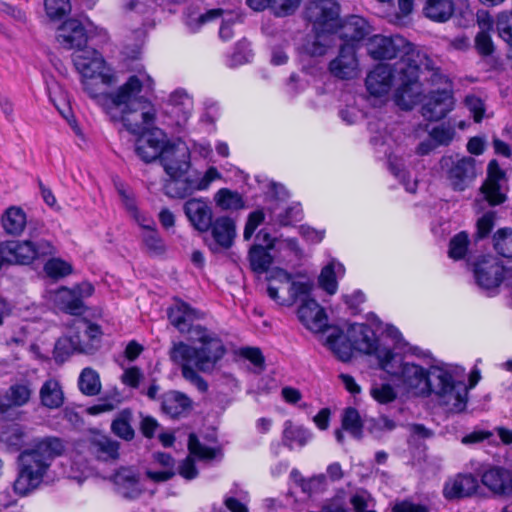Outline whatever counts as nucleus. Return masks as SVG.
Instances as JSON below:
<instances>
[{
  "mask_svg": "<svg viewBox=\"0 0 512 512\" xmlns=\"http://www.w3.org/2000/svg\"><path fill=\"white\" fill-rule=\"evenodd\" d=\"M368 55L374 60H388L400 57L393 67L402 81L396 99L404 110H410L422 101L421 84L418 81V70L427 55L417 49L405 38L395 36L374 35L366 43Z\"/></svg>",
  "mask_w": 512,
  "mask_h": 512,
  "instance_id": "1",
  "label": "nucleus"
},
{
  "mask_svg": "<svg viewBox=\"0 0 512 512\" xmlns=\"http://www.w3.org/2000/svg\"><path fill=\"white\" fill-rule=\"evenodd\" d=\"M193 341L200 344L192 347L185 342L173 343L169 356L172 362L181 366L182 376L201 392L208 389L207 382L196 371L211 372L226 350L216 333L206 328L193 330Z\"/></svg>",
  "mask_w": 512,
  "mask_h": 512,
  "instance_id": "2",
  "label": "nucleus"
},
{
  "mask_svg": "<svg viewBox=\"0 0 512 512\" xmlns=\"http://www.w3.org/2000/svg\"><path fill=\"white\" fill-rule=\"evenodd\" d=\"M117 82L116 75L108 68L93 76L82 79L83 90L93 99L109 116L116 118L114 110L122 105H128L132 97L138 95L143 89L153 91L155 82L146 72L139 70L132 75L116 91L108 93L107 89Z\"/></svg>",
  "mask_w": 512,
  "mask_h": 512,
  "instance_id": "3",
  "label": "nucleus"
},
{
  "mask_svg": "<svg viewBox=\"0 0 512 512\" xmlns=\"http://www.w3.org/2000/svg\"><path fill=\"white\" fill-rule=\"evenodd\" d=\"M64 451V444L57 437H45L35 442L32 449L18 457L19 472L14 481L15 493L25 496L42 482L52 460Z\"/></svg>",
  "mask_w": 512,
  "mask_h": 512,
  "instance_id": "4",
  "label": "nucleus"
},
{
  "mask_svg": "<svg viewBox=\"0 0 512 512\" xmlns=\"http://www.w3.org/2000/svg\"><path fill=\"white\" fill-rule=\"evenodd\" d=\"M267 294L280 306L292 307L311 296L313 281L300 273H289L282 268L271 270L266 278Z\"/></svg>",
  "mask_w": 512,
  "mask_h": 512,
  "instance_id": "5",
  "label": "nucleus"
},
{
  "mask_svg": "<svg viewBox=\"0 0 512 512\" xmlns=\"http://www.w3.org/2000/svg\"><path fill=\"white\" fill-rule=\"evenodd\" d=\"M383 369L389 375L397 378L403 389L414 396H428L435 383L432 379V369L426 370L422 366L407 362L398 354H385L381 356Z\"/></svg>",
  "mask_w": 512,
  "mask_h": 512,
  "instance_id": "6",
  "label": "nucleus"
},
{
  "mask_svg": "<svg viewBox=\"0 0 512 512\" xmlns=\"http://www.w3.org/2000/svg\"><path fill=\"white\" fill-rule=\"evenodd\" d=\"M101 334L100 326L97 324L84 318L76 319L67 334L57 340L55 357L64 360L75 352L92 353L100 342Z\"/></svg>",
  "mask_w": 512,
  "mask_h": 512,
  "instance_id": "7",
  "label": "nucleus"
},
{
  "mask_svg": "<svg viewBox=\"0 0 512 512\" xmlns=\"http://www.w3.org/2000/svg\"><path fill=\"white\" fill-rule=\"evenodd\" d=\"M435 383L431 390L447 411L459 413L465 410L468 401V387L463 380L457 379L454 371L446 366H435L432 369Z\"/></svg>",
  "mask_w": 512,
  "mask_h": 512,
  "instance_id": "8",
  "label": "nucleus"
},
{
  "mask_svg": "<svg viewBox=\"0 0 512 512\" xmlns=\"http://www.w3.org/2000/svg\"><path fill=\"white\" fill-rule=\"evenodd\" d=\"M116 118H111L113 121H121L132 134L141 135L149 130L156 120V109L154 105L143 98H137V95L132 97L129 104L122 105L117 110H114Z\"/></svg>",
  "mask_w": 512,
  "mask_h": 512,
  "instance_id": "9",
  "label": "nucleus"
},
{
  "mask_svg": "<svg viewBox=\"0 0 512 512\" xmlns=\"http://www.w3.org/2000/svg\"><path fill=\"white\" fill-rule=\"evenodd\" d=\"M55 248L46 239L6 241L0 244V257L10 264H29L35 259L53 255Z\"/></svg>",
  "mask_w": 512,
  "mask_h": 512,
  "instance_id": "10",
  "label": "nucleus"
},
{
  "mask_svg": "<svg viewBox=\"0 0 512 512\" xmlns=\"http://www.w3.org/2000/svg\"><path fill=\"white\" fill-rule=\"evenodd\" d=\"M222 179V174L214 166H210L205 172L195 171L185 179L166 181L164 192L171 198H184L196 191H206L211 184Z\"/></svg>",
  "mask_w": 512,
  "mask_h": 512,
  "instance_id": "11",
  "label": "nucleus"
},
{
  "mask_svg": "<svg viewBox=\"0 0 512 512\" xmlns=\"http://www.w3.org/2000/svg\"><path fill=\"white\" fill-rule=\"evenodd\" d=\"M160 162L170 177L168 181L181 180L191 167L189 148L181 141L167 144L161 151Z\"/></svg>",
  "mask_w": 512,
  "mask_h": 512,
  "instance_id": "12",
  "label": "nucleus"
},
{
  "mask_svg": "<svg viewBox=\"0 0 512 512\" xmlns=\"http://www.w3.org/2000/svg\"><path fill=\"white\" fill-rule=\"evenodd\" d=\"M340 8L334 0H318L312 2L306 10L308 20L315 31H326L334 34L340 20Z\"/></svg>",
  "mask_w": 512,
  "mask_h": 512,
  "instance_id": "13",
  "label": "nucleus"
},
{
  "mask_svg": "<svg viewBox=\"0 0 512 512\" xmlns=\"http://www.w3.org/2000/svg\"><path fill=\"white\" fill-rule=\"evenodd\" d=\"M402 81L399 79V74L395 71V67L388 64H379L371 70L365 79V85L367 91L375 96L381 97L389 93L392 86H396L395 94L398 92V88L401 86ZM396 98V95H394ZM396 104L401 107L397 99Z\"/></svg>",
  "mask_w": 512,
  "mask_h": 512,
  "instance_id": "14",
  "label": "nucleus"
},
{
  "mask_svg": "<svg viewBox=\"0 0 512 512\" xmlns=\"http://www.w3.org/2000/svg\"><path fill=\"white\" fill-rule=\"evenodd\" d=\"M440 165L442 169H447V179L454 190L463 191L476 177V161L472 157H463L457 161L443 157Z\"/></svg>",
  "mask_w": 512,
  "mask_h": 512,
  "instance_id": "15",
  "label": "nucleus"
},
{
  "mask_svg": "<svg viewBox=\"0 0 512 512\" xmlns=\"http://www.w3.org/2000/svg\"><path fill=\"white\" fill-rule=\"evenodd\" d=\"M349 339L353 342L354 349L368 354L374 355L378 359L379 365L383 367L382 355L393 354L386 348H381L375 332L367 324L354 323L348 328Z\"/></svg>",
  "mask_w": 512,
  "mask_h": 512,
  "instance_id": "16",
  "label": "nucleus"
},
{
  "mask_svg": "<svg viewBox=\"0 0 512 512\" xmlns=\"http://www.w3.org/2000/svg\"><path fill=\"white\" fill-rule=\"evenodd\" d=\"M481 483L495 496H512V469L484 464L478 470Z\"/></svg>",
  "mask_w": 512,
  "mask_h": 512,
  "instance_id": "17",
  "label": "nucleus"
},
{
  "mask_svg": "<svg viewBox=\"0 0 512 512\" xmlns=\"http://www.w3.org/2000/svg\"><path fill=\"white\" fill-rule=\"evenodd\" d=\"M474 277L482 289L497 288L504 279V266L494 256H483L474 264Z\"/></svg>",
  "mask_w": 512,
  "mask_h": 512,
  "instance_id": "18",
  "label": "nucleus"
},
{
  "mask_svg": "<svg viewBox=\"0 0 512 512\" xmlns=\"http://www.w3.org/2000/svg\"><path fill=\"white\" fill-rule=\"evenodd\" d=\"M328 70L332 76L341 80L354 79L359 75V60L353 44H344L338 55L330 61Z\"/></svg>",
  "mask_w": 512,
  "mask_h": 512,
  "instance_id": "19",
  "label": "nucleus"
},
{
  "mask_svg": "<svg viewBox=\"0 0 512 512\" xmlns=\"http://www.w3.org/2000/svg\"><path fill=\"white\" fill-rule=\"evenodd\" d=\"M506 175L499 167L497 160L493 159L487 167V178L481 191L490 205H498L505 201Z\"/></svg>",
  "mask_w": 512,
  "mask_h": 512,
  "instance_id": "20",
  "label": "nucleus"
},
{
  "mask_svg": "<svg viewBox=\"0 0 512 512\" xmlns=\"http://www.w3.org/2000/svg\"><path fill=\"white\" fill-rule=\"evenodd\" d=\"M56 40L64 49L78 51L86 47L88 35L82 22L71 18L57 28Z\"/></svg>",
  "mask_w": 512,
  "mask_h": 512,
  "instance_id": "21",
  "label": "nucleus"
},
{
  "mask_svg": "<svg viewBox=\"0 0 512 512\" xmlns=\"http://www.w3.org/2000/svg\"><path fill=\"white\" fill-rule=\"evenodd\" d=\"M454 107V99L450 90H432L425 98L421 113L429 121L444 118Z\"/></svg>",
  "mask_w": 512,
  "mask_h": 512,
  "instance_id": "22",
  "label": "nucleus"
},
{
  "mask_svg": "<svg viewBox=\"0 0 512 512\" xmlns=\"http://www.w3.org/2000/svg\"><path fill=\"white\" fill-rule=\"evenodd\" d=\"M183 211L191 224L198 232H208L212 226L213 210L204 198H191L183 205Z\"/></svg>",
  "mask_w": 512,
  "mask_h": 512,
  "instance_id": "23",
  "label": "nucleus"
},
{
  "mask_svg": "<svg viewBox=\"0 0 512 512\" xmlns=\"http://www.w3.org/2000/svg\"><path fill=\"white\" fill-rule=\"evenodd\" d=\"M213 242L208 244L212 252L219 249H230L237 235L236 223L229 216H219L212 220V226L209 229Z\"/></svg>",
  "mask_w": 512,
  "mask_h": 512,
  "instance_id": "24",
  "label": "nucleus"
},
{
  "mask_svg": "<svg viewBox=\"0 0 512 512\" xmlns=\"http://www.w3.org/2000/svg\"><path fill=\"white\" fill-rule=\"evenodd\" d=\"M297 316L308 330L315 333L324 331L328 325L325 310L310 296L301 301Z\"/></svg>",
  "mask_w": 512,
  "mask_h": 512,
  "instance_id": "25",
  "label": "nucleus"
},
{
  "mask_svg": "<svg viewBox=\"0 0 512 512\" xmlns=\"http://www.w3.org/2000/svg\"><path fill=\"white\" fill-rule=\"evenodd\" d=\"M72 60L76 70L81 74L82 79L93 76L96 73L104 71L109 67L106 65L101 54L87 46L81 50L75 51Z\"/></svg>",
  "mask_w": 512,
  "mask_h": 512,
  "instance_id": "26",
  "label": "nucleus"
},
{
  "mask_svg": "<svg viewBox=\"0 0 512 512\" xmlns=\"http://www.w3.org/2000/svg\"><path fill=\"white\" fill-rule=\"evenodd\" d=\"M199 318L197 310L193 309L187 303L176 300L168 310V319L170 323L181 333H189L193 341V330L195 328H204L201 325H192V322Z\"/></svg>",
  "mask_w": 512,
  "mask_h": 512,
  "instance_id": "27",
  "label": "nucleus"
},
{
  "mask_svg": "<svg viewBox=\"0 0 512 512\" xmlns=\"http://www.w3.org/2000/svg\"><path fill=\"white\" fill-rule=\"evenodd\" d=\"M193 100L183 89L172 92L166 104L165 113L173 119L177 126H183L191 116Z\"/></svg>",
  "mask_w": 512,
  "mask_h": 512,
  "instance_id": "28",
  "label": "nucleus"
},
{
  "mask_svg": "<svg viewBox=\"0 0 512 512\" xmlns=\"http://www.w3.org/2000/svg\"><path fill=\"white\" fill-rule=\"evenodd\" d=\"M117 492L127 499L138 498L143 488L139 482V474L132 468L121 467L112 476Z\"/></svg>",
  "mask_w": 512,
  "mask_h": 512,
  "instance_id": "29",
  "label": "nucleus"
},
{
  "mask_svg": "<svg viewBox=\"0 0 512 512\" xmlns=\"http://www.w3.org/2000/svg\"><path fill=\"white\" fill-rule=\"evenodd\" d=\"M479 488L478 479L472 474H458L449 479L443 488V495L448 500L470 497Z\"/></svg>",
  "mask_w": 512,
  "mask_h": 512,
  "instance_id": "30",
  "label": "nucleus"
},
{
  "mask_svg": "<svg viewBox=\"0 0 512 512\" xmlns=\"http://www.w3.org/2000/svg\"><path fill=\"white\" fill-rule=\"evenodd\" d=\"M369 29L370 26L364 18L352 15L344 21L339 20L334 37L337 35L341 40L356 42L364 39Z\"/></svg>",
  "mask_w": 512,
  "mask_h": 512,
  "instance_id": "31",
  "label": "nucleus"
},
{
  "mask_svg": "<svg viewBox=\"0 0 512 512\" xmlns=\"http://www.w3.org/2000/svg\"><path fill=\"white\" fill-rule=\"evenodd\" d=\"M335 44L334 34L326 31H315L308 34L301 46L304 54L310 57L324 56Z\"/></svg>",
  "mask_w": 512,
  "mask_h": 512,
  "instance_id": "32",
  "label": "nucleus"
},
{
  "mask_svg": "<svg viewBox=\"0 0 512 512\" xmlns=\"http://www.w3.org/2000/svg\"><path fill=\"white\" fill-rule=\"evenodd\" d=\"M89 453L100 461H113L119 457V443L104 435L92 437L88 443Z\"/></svg>",
  "mask_w": 512,
  "mask_h": 512,
  "instance_id": "33",
  "label": "nucleus"
},
{
  "mask_svg": "<svg viewBox=\"0 0 512 512\" xmlns=\"http://www.w3.org/2000/svg\"><path fill=\"white\" fill-rule=\"evenodd\" d=\"M41 405L48 409H58L64 403V392L60 382L55 378L47 379L39 390Z\"/></svg>",
  "mask_w": 512,
  "mask_h": 512,
  "instance_id": "34",
  "label": "nucleus"
},
{
  "mask_svg": "<svg viewBox=\"0 0 512 512\" xmlns=\"http://www.w3.org/2000/svg\"><path fill=\"white\" fill-rule=\"evenodd\" d=\"M326 343L340 361H350L355 349L348 333L344 334L342 331L334 330L327 336Z\"/></svg>",
  "mask_w": 512,
  "mask_h": 512,
  "instance_id": "35",
  "label": "nucleus"
},
{
  "mask_svg": "<svg viewBox=\"0 0 512 512\" xmlns=\"http://www.w3.org/2000/svg\"><path fill=\"white\" fill-rule=\"evenodd\" d=\"M246 2L255 11H262L269 7L276 16H287L297 10L301 0H246Z\"/></svg>",
  "mask_w": 512,
  "mask_h": 512,
  "instance_id": "36",
  "label": "nucleus"
},
{
  "mask_svg": "<svg viewBox=\"0 0 512 512\" xmlns=\"http://www.w3.org/2000/svg\"><path fill=\"white\" fill-rule=\"evenodd\" d=\"M54 303L65 312L73 315L81 314L84 309L83 301L77 295V291L61 287L54 292Z\"/></svg>",
  "mask_w": 512,
  "mask_h": 512,
  "instance_id": "37",
  "label": "nucleus"
},
{
  "mask_svg": "<svg viewBox=\"0 0 512 512\" xmlns=\"http://www.w3.org/2000/svg\"><path fill=\"white\" fill-rule=\"evenodd\" d=\"M311 438V431L303 426L294 425L289 420L284 423L282 441L289 449L292 450L295 447H304Z\"/></svg>",
  "mask_w": 512,
  "mask_h": 512,
  "instance_id": "38",
  "label": "nucleus"
},
{
  "mask_svg": "<svg viewBox=\"0 0 512 512\" xmlns=\"http://www.w3.org/2000/svg\"><path fill=\"white\" fill-rule=\"evenodd\" d=\"M423 13L432 21L446 22L454 13V4L451 0H427Z\"/></svg>",
  "mask_w": 512,
  "mask_h": 512,
  "instance_id": "39",
  "label": "nucleus"
},
{
  "mask_svg": "<svg viewBox=\"0 0 512 512\" xmlns=\"http://www.w3.org/2000/svg\"><path fill=\"white\" fill-rule=\"evenodd\" d=\"M190 407V399L186 395L176 391L167 393L162 401L163 411L173 418L183 415Z\"/></svg>",
  "mask_w": 512,
  "mask_h": 512,
  "instance_id": "40",
  "label": "nucleus"
},
{
  "mask_svg": "<svg viewBox=\"0 0 512 512\" xmlns=\"http://www.w3.org/2000/svg\"><path fill=\"white\" fill-rule=\"evenodd\" d=\"M344 273L345 268L341 263L330 262L320 273L318 279L320 287L330 295L335 294L338 288L337 277H342Z\"/></svg>",
  "mask_w": 512,
  "mask_h": 512,
  "instance_id": "41",
  "label": "nucleus"
},
{
  "mask_svg": "<svg viewBox=\"0 0 512 512\" xmlns=\"http://www.w3.org/2000/svg\"><path fill=\"white\" fill-rule=\"evenodd\" d=\"M27 224L25 212L19 207L8 208L2 216V226L6 233L19 235Z\"/></svg>",
  "mask_w": 512,
  "mask_h": 512,
  "instance_id": "42",
  "label": "nucleus"
},
{
  "mask_svg": "<svg viewBox=\"0 0 512 512\" xmlns=\"http://www.w3.org/2000/svg\"><path fill=\"white\" fill-rule=\"evenodd\" d=\"M214 202L221 210H240L245 203L240 193L228 188H221L214 194Z\"/></svg>",
  "mask_w": 512,
  "mask_h": 512,
  "instance_id": "43",
  "label": "nucleus"
},
{
  "mask_svg": "<svg viewBox=\"0 0 512 512\" xmlns=\"http://www.w3.org/2000/svg\"><path fill=\"white\" fill-rule=\"evenodd\" d=\"M32 392L29 382L15 383L7 390L5 400L10 407H21L30 401Z\"/></svg>",
  "mask_w": 512,
  "mask_h": 512,
  "instance_id": "44",
  "label": "nucleus"
},
{
  "mask_svg": "<svg viewBox=\"0 0 512 512\" xmlns=\"http://www.w3.org/2000/svg\"><path fill=\"white\" fill-rule=\"evenodd\" d=\"M132 419V412L128 409L121 411L118 416L112 421V432L123 440L130 441L134 438L135 432L130 422Z\"/></svg>",
  "mask_w": 512,
  "mask_h": 512,
  "instance_id": "45",
  "label": "nucleus"
},
{
  "mask_svg": "<svg viewBox=\"0 0 512 512\" xmlns=\"http://www.w3.org/2000/svg\"><path fill=\"white\" fill-rule=\"evenodd\" d=\"M78 386L87 396L97 395L101 390L99 374L92 368H84L79 376Z\"/></svg>",
  "mask_w": 512,
  "mask_h": 512,
  "instance_id": "46",
  "label": "nucleus"
},
{
  "mask_svg": "<svg viewBox=\"0 0 512 512\" xmlns=\"http://www.w3.org/2000/svg\"><path fill=\"white\" fill-rule=\"evenodd\" d=\"M249 261L253 271L263 273L272 264V256L261 244H256L249 251Z\"/></svg>",
  "mask_w": 512,
  "mask_h": 512,
  "instance_id": "47",
  "label": "nucleus"
},
{
  "mask_svg": "<svg viewBox=\"0 0 512 512\" xmlns=\"http://www.w3.org/2000/svg\"><path fill=\"white\" fill-rule=\"evenodd\" d=\"M342 429L356 439L362 437L363 424L360 414L355 408L348 407L343 411Z\"/></svg>",
  "mask_w": 512,
  "mask_h": 512,
  "instance_id": "48",
  "label": "nucleus"
},
{
  "mask_svg": "<svg viewBox=\"0 0 512 512\" xmlns=\"http://www.w3.org/2000/svg\"><path fill=\"white\" fill-rule=\"evenodd\" d=\"M164 146L161 142L155 139H139L136 144L135 151L137 155L145 162H151L157 158L160 159V154Z\"/></svg>",
  "mask_w": 512,
  "mask_h": 512,
  "instance_id": "49",
  "label": "nucleus"
},
{
  "mask_svg": "<svg viewBox=\"0 0 512 512\" xmlns=\"http://www.w3.org/2000/svg\"><path fill=\"white\" fill-rule=\"evenodd\" d=\"M493 245L499 255L512 258V229H499L493 236Z\"/></svg>",
  "mask_w": 512,
  "mask_h": 512,
  "instance_id": "50",
  "label": "nucleus"
},
{
  "mask_svg": "<svg viewBox=\"0 0 512 512\" xmlns=\"http://www.w3.org/2000/svg\"><path fill=\"white\" fill-rule=\"evenodd\" d=\"M422 68L426 69L430 74L428 80L433 87H436L435 90H450L452 92L451 83L446 75H444L439 69L430 68V60L427 57V61L425 60L423 64L420 65L418 70V75L423 73Z\"/></svg>",
  "mask_w": 512,
  "mask_h": 512,
  "instance_id": "51",
  "label": "nucleus"
},
{
  "mask_svg": "<svg viewBox=\"0 0 512 512\" xmlns=\"http://www.w3.org/2000/svg\"><path fill=\"white\" fill-rule=\"evenodd\" d=\"M469 237L465 232L456 234L449 243L448 255L454 260L464 258L468 252Z\"/></svg>",
  "mask_w": 512,
  "mask_h": 512,
  "instance_id": "52",
  "label": "nucleus"
},
{
  "mask_svg": "<svg viewBox=\"0 0 512 512\" xmlns=\"http://www.w3.org/2000/svg\"><path fill=\"white\" fill-rule=\"evenodd\" d=\"M115 189L121 198L122 204L130 215H136L138 208L135 200L134 192L123 182L114 181Z\"/></svg>",
  "mask_w": 512,
  "mask_h": 512,
  "instance_id": "53",
  "label": "nucleus"
},
{
  "mask_svg": "<svg viewBox=\"0 0 512 512\" xmlns=\"http://www.w3.org/2000/svg\"><path fill=\"white\" fill-rule=\"evenodd\" d=\"M115 189L121 198L122 204L130 215H136L138 208L135 200L134 192L123 182L114 181Z\"/></svg>",
  "mask_w": 512,
  "mask_h": 512,
  "instance_id": "54",
  "label": "nucleus"
},
{
  "mask_svg": "<svg viewBox=\"0 0 512 512\" xmlns=\"http://www.w3.org/2000/svg\"><path fill=\"white\" fill-rule=\"evenodd\" d=\"M188 449L191 455L203 460L214 459L217 453L216 449L202 445L194 433L189 435Z\"/></svg>",
  "mask_w": 512,
  "mask_h": 512,
  "instance_id": "55",
  "label": "nucleus"
},
{
  "mask_svg": "<svg viewBox=\"0 0 512 512\" xmlns=\"http://www.w3.org/2000/svg\"><path fill=\"white\" fill-rule=\"evenodd\" d=\"M371 396L381 404H388L397 398L395 388L389 383L375 384L370 390Z\"/></svg>",
  "mask_w": 512,
  "mask_h": 512,
  "instance_id": "56",
  "label": "nucleus"
},
{
  "mask_svg": "<svg viewBox=\"0 0 512 512\" xmlns=\"http://www.w3.org/2000/svg\"><path fill=\"white\" fill-rule=\"evenodd\" d=\"M273 213L276 221L282 226L290 225L302 219V209L299 204L289 206L280 212H277V208H274Z\"/></svg>",
  "mask_w": 512,
  "mask_h": 512,
  "instance_id": "57",
  "label": "nucleus"
},
{
  "mask_svg": "<svg viewBox=\"0 0 512 512\" xmlns=\"http://www.w3.org/2000/svg\"><path fill=\"white\" fill-rule=\"evenodd\" d=\"M46 274L52 278H60L72 272V266L59 258H52L44 266Z\"/></svg>",
  "mask_w": 512,
  "mask_h": 512,
  "instance_id": "58",
  "label": "nucleus"
},
{
  "mask_svg": "<svg viewBox=\"0 0 512 512\" xmlns=\"http://www.w3.org/2000/svg\"><path fill=\"white\" fill-rule=\"evenodd\" d=\"M327 487V477L324 474L314 475L306 480H301V490L303 493L312 495L323 492Z\"/></svg>",
  "mask_w": 512,
  "mask_h": 512,
  "instance_id": "59",
  "label": "nucleus"
},
{
  "mask_svg": "<svg viewBox=\"0 0 512 512\" xmlns=\"http://www.w3.org/2000/svg\"><path fill=\"white\" fill-rule=\"evenodd\" d=\"M47 16L51 19L61 18L71 10L69 0H44Z\"/></svg>",
  "mask_w": 512,
  "mask_h": 512,
  "instance_id": "60",
  "label": "nucleus"
},
{
  "mask_svg": "<svg viewBox=\"0 0 512 512\" xmlns=\"http://www.w3.org/2000/svg\"><path fill=\"white\" fill-rule=\"evenodd\" d=\"M496 28L499 37L512 47V13H501L498 15Z\"/></svg>",
  "mask_w": 512,
  "mask_h": 512,
  "instance_id": "61",
  "label": "nucleus"
},
{
  "mask_svg": "<svg viewBox=\"0 0 512 512\" xmlns=\"http://www.w3.org/2000/svg\"><path fill=\"white\" fill-rule=\"evenodd\" d=\"M143 242L146 248L153 254H161L165 250V245L155 228L148 229L143 233Z\"/></svg>",
  "mask_w": 512,
  "mask_h": 512,
  "instance_id": "62",
  "label": "nucleus"
},
{
  "mask_svg": "<svg viewBox=\"0 0 512 512\" xmlns=\"http://www.w3.org/2000/svg\"><path fill=\"white\" fill-rule=\"evenodd\" d=\"M455 135L454 128L450 125L442 124L432 129L430 137L437 145H448Z\"/></svg>",
  "mask_w": 512,
  "mask_h": 512,
  "instance_id": "63",
  "label": "nucleus"
},
{
  "mask_svg": "<svg viewBox=\"0 0 512 512\" xmlns=\"http://www.w3.org/2000/svg\"><path fill=\"white\" fill-rule=\"evenodd\" d=\"M475 48L482 56H489L494 51V44L490 32L479 31L475 37Z\"/></svg>",
  "mask_w": 512,
  "mask_h": 512,
  "instance_id": "64",
  "label": "nucleus"
}]
</instances>
